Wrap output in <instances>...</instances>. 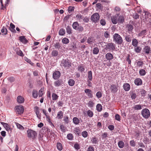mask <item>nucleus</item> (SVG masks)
I'll use <instances>...</instances> for the list:
<instances>
[{
	"label": "nucleus",
	"mask_w": 151,
	"mask_h": 151,
	"mask_svg": "<svg viewBox=\"0 0 151 151\" xmlns=\"http://www.w3.org/2000/svg\"><path fill=\"white\" fill-rule=\"evenodd\" d=\"M87 104L89 107L91 108L94 106V103L92 101H89Z\"/></svg>",
	"instance_id": "48"
},
{
	"label": "nucleus",
	"mask_w": 151,
	"mask_h": 151,
	"mask_svg": "<svg viewBox=\"0 0 151 151\" xmlns=\"http://www.w3.org/2000/svg\"><path fill=\"white\" fill-rule=\"evenodd\" d=\"M1 124L3 125V126L5 128L6 131H9V130H11V128L7 124L3 122H1Z\"/></svg>",
	"instance_id": "19"
},
{
	"label": "nucleus",
	"mask_w": 151,
	"mask_h": 151,
	"mask_svg": "<svg viewBox=\"0 0 151 151\" xmlns=\"http://www.w3.org/2000/svg\"><path fill=\"white\" fill-rule=\"evenodd\" d=\"M15 26L14 24L12 23H11L10 25V27H9V29L10 30V31L14 33H16L17 32L16 31L15 29Z\"/></svg>",
	"instance_id": "16"
},
{
	"label": "nucleus",
	"mask_w": 151,
	"mask_h": 151,
	"mask_svg": "<svg viewBox=\"0 0 151 151\" xmlns=\"http://www.w3.org/2000/svg\"><path fill=\"white\" fill-rule=\"evenodd\" d=\"M17 101L19 103L22 104L24 102V99L23 96H19L17 97Z\"/></svg>",
	"instance_id": "14"
},
{
	"label": "nucleus",
	"mask_w": 151,
	"mask_h": 151,
	"mask_svg": "<svg viewBox=\"0 0 151 151\" xmlns=\"http://www.w3.org/2000/svg\"><path fill=\"white\" fill-rule=\"evenodd\" d=\"M67 138L70 140H72L73 139V134L71 133L68 134L67 135Z\"/></svg>",
	"instance_id": "50"
},
{
	"label": "nucleus",
	"mask_w": 151,
	"mask_h": 151,
	"mask_svg": "<svg viewBox=\"0 0 151 151\" xmlns=\"http://www.w3.org/2000/svg\"><path fill=\"white\" fill-rule=\"evenodd\" d=\"M54 84L55 86L58 87L60 86L61 84V82L60 81L58 80L55 81Z\"/></svg>",
	"instance_id": "31"
},
{
	"label": "nucleus",
	"mask_w": 151,
	"mask_h": 151,
	"mask_svg": "<svg viewBox=\"0 0 151 151\" xmlns=\"http://www.w3.org/2000/svg\"><path fill=\"white\" fill-rule=\"evenodd\" d=\"M76 30L79 32H82L83 30V28L82 26L79 25Z\"/></svg>",
	"instance_id": "61"
},
{
	"label": "nucleus",
	"mask_w": 151,
	"mask_h": 151,
	"mask_svg": "<svg viewBox=\"0 0 151 151\" xmlns=\"http://www.w3.org/2000/svg\"><path fill=\"white\" fill-rule=\"evenodd\" d=\"M142 105H136L134 106L133 108L135 110H138L142 109Z\"/></svg>",
	"instance_id": "24"
},
{
	"label": "nucleus",
	"mask_w": 151,
	"mask_h": 151,
	"mask_svg": "<svg viewBox=\"0 0 151 151\" xmlns=\"http://www.w3.org/2000/svg\"><path fill=\"white\" fill-rule=\"evenodd\" d=\"M75 82L72 79H70L68 81V84L70 86H73L75 84Z\"/></svg>",
	"instance_id": "30"
},
{
	"label": "nucleus",
	"mask_w": 151,
	"mask_h": 151,
	"mask_svg": "<svg viewBox=\"0 0 151 151\" xmlns=\"http://www.w3.org/2000/svg\"><path fill=\"white\" fill-rule=\"evenodd\" d=\"M94 149L93 147L89 146L88 148L87 151H94Z\"/></svg>",
	"instance_id": "64"
},
{
	"label": "nucleus",
	"mask_w": 151,
	"mask_h": 151,
	"mask_svg": "<svg viewBox=\"0 0 151 151\" xmlns=\"http://www.w3.org/2000/svg\"><path fill=\"white\" fill-rule=\"evenodd\" d=\"M94 40L92 37H90L88 38L87 40V42L89 44H92L94 42Z\"/></svg>",
	"instance_id": "25"
},
{
	"label": "nucleus",
	"mask_w": 151,
	"mask_h": 151,
	"mask_svg": "<svg viewBox=\"0 0 151 151\" xmlns=\"http://www.w3.org/2000/svg\"><path fill=\"white\" fill-rule=\"evenodd\" d=\"M51 54L53 56H56L58 54V52L56 50H53L52 51Z\"/></svg>",
	"instance_id": "59"
},
{
	"label": "nucleus",
	"mask_w": 151,
	"mask_h": 151,
	"mask_svg": "<svg viewBox=\"0 0 151 151\" xmlns=\"http://www.w3.org/2000/svg\"><path fill=\"white\" fill-rule=\"evenodd\" d=\"M119 14H117L116 15L112 16L111 17V19L112 23L114 24L118 23V17Z\"/></svg>",
	"instance_id": "7"
},
{
	"label": "nucleus",
	"mask_w": 151,
	"mask_h": 151,
	"mask_svg": "<svg viewBox=\"0 0 151 151\" xmlns=\"http://www.w3.org/2000/svg\"><path fill=\"white\" fill-rule=\"evenodd\" d=\"M34 111L36 113L37 117L40 118V114L39 107L37 106H35L34 108Z\"/></svg>",
	"instance_id": "17"
},
{
	"label": "nucleus",
	"mask_w": 151,
	"mask_h": 151,
	"mask_svg": "<svg viewBox=\"0 0 151 151\" xmlns=\"http://www.w3.org/2000/svg\"><path fill=\"white\" fill-rule=\"evenodd\" d=\"M110 88L111 92L116 93L118 90L117 86L114 84L111 85L110 87Z\"/></svg>",
	"instance_id": "8"
},
{
	"label": "nucleus",
	"mask_w": 151,
	"mask_h": 151,
	"mask_svg": "<svg viewBox=\"0 0 151 151\" xmlns=\"http://www.w3.org/2000/svg\"><path fill=\"white\" fill-rule=\"evenodd\" d=\"M1 32L3 35H6L7 34V30L6 28L3 27L1 30Z\"/></svg>",
	"instance_id": "37"
},
{
	"label": "nucleus",
	"mask_w": 151,
	"mask_h": 151,
	"mask_svg": "<svg viewBox=\"0 0 151 151\" xmlns=\"http://www.w3.org/2000/svg\"><path fill=\"white\" fill-rule=\"evenodd\" d=\"M52 98L53 100L55 101L58 99V96L55 93H53L52 94Z\"/></svg>",
	"instance_id": "33"
},
{
	"label": "nucleus",
	"mask_w": 151,
	"mask_h": 151,
	"mask_svg": "<svg viewBox=\"0 0 151 151\" xmlns=\"http://www.w3.org/2000/svg\"><path fill=\"white\" fill-rule=\"evenodd\" d=\"M127 27L129 31H131L133 29V27L131 24H127Z\"/></svg>",
	"instance_id": "58"
},
{
	"label": "nucleus",
	"mask_w": 151,
	"mask_h": 151,
	"mask_svg": "<svg viewBox=\"0 0 151 151\" xmlns=\"http://www.w3.org/2000/svg\"><path fill=\"white\" fill-rule=\"evenodd\" d=\"M134 83L137 86L141 85L142 84V80L140 78H136L134 81Z\"/></svg>",
	"instance_id": "15"
},
{
	"label": "nucleus",
	"mask_w": 151,
	"mask_h": 151,
	"mask_svg": "<svg viewBox=\"0 0 151 151\" xmlns=\"http://www.w3.org/2000/svg\"><path fill=\"white\" fill-rule=\"evenodd\" d=\"M73 122L75 124H78L79 123L80 121L78 118L75 117L73 119Z\"/></svg>",
	"instance_id": "32"
},
{
	"label": "nucleus",
	"mask_w": 151,
	"mask_h": 151,
	"mask_svg": "<svg viewBox=\"0 0 151 151\" xmlns=\"http://www.w3.org/2000/svg\"><path fill=\"white\" fill-rule=\"evenodd\" d=\"M65 33V31L63 29H60L59 32V35H63Z\"/></svg>",
	"instance_id": "47"
},
{
	"label": "nucleus",
	"mask_w": 151,
	"mask_h": 151,
	"mask_svg": "<svg viewBox=\"0 0 151 151\" xmlns=\"http://www.w3.org/2000/svg\"><path fill=\"white\" fill-rule=\"evenodd\" d=\"M27 137L29 138L34 139L37 136V133L34 130L28 129L27 131Z\"/></svg>",
	"instance_id": "1"
},
{
	"label": "nucleus",
	"mask_w": 151,
	"mask_h": 151,
	"mask_svg": "<svg viewBox=\"0 0 151 151\" xmlns=\"http://www.w3.org/2000/svg\"><path fill=\"white\" fill-rule=\"evenodd\" d=\"M124 21V17L123 16L118 17V23H123Z\"/></svg>",
	"instance_id": "22"
},
{
	"label": "nucleus",
	"mask_w": 151,
	"mask_h": 151,
	"mask_svg": "<svg viewBox=\"0 0 151 151\" xmlns=\"http://www.w3.org/2000/svg\"><path fill=\"white\" fill-rule=\"evenodd\" d=\"M60 76V73L59 71H55L53 74V78L55 80L58 79Z\"/></svg>",
	"instance_id": "11"
},
{
	"label": "nucleus",
	"mask_w": 151,
	"mask_h": 151,
	"mask_svg": "<svg viewBox=\"0 0 151 151\" xmlns=\"http://www.w3.org/2000/svg\"><path fill=\"white\" fill-rule=\"evenodd\" d=\"M62 62V64L65 68H68L71 66L70 63L68 61V60H65Z\"/></svg>",
	"instance_id": "12"
},
{
	"label": "nucleus",
	"mask_w": 151,
	"mask_h": 151,
	"mask_svg": "<svg viewBox=\"0 0 151 151\" xmlns=\"http://www.w3.org/2000/svg\"><path fill=\"white\" fill-rule=\"evenodd\" d=\"M79 25L77 22H73V28L76 30L77 29Z\"/></svg>",
	"instance_id": "36"
},
{
	"label": "nucleus",
	"mask_w": 151,
	"mask_h": 151,
	"mask_svg": "<svg viewBox=\"0 0 151 151\" xmlns=\"http://www.w3.org/2000/svg\"><path fill=\"white\" fill-rule=\"evenodd\" d=\"M99 16L98 13H96L93 14L91 16V19L93 21L96 22L99 19Z\"/></svg>",
	"instance_id": "6"
},
{
	"label": "nucleus",
	"mask_w": 151,
	"mask_h": 151,
	"mask_svg": "<svg viewBox=\"0 0 151 151\" xmlns=\"http://www.w3.org/2000/svg\"><path fill=\"white\" fill-rule=\"evenodd\" d=\"M67 32L69 34L71 33V29L69 26H67L66 28Z\"/></svg>",
	"instance_id": "51"
},
{
	"label": "nucleus",
	"mask_w": 151,
	"mask_h": 151,
	"mask_svg": "<svg viewBox=\"0 0 151 151\" xmlns=\"http://www.w3.org/2000/svg\"><path fill=\"white\" fill-rule=\"evenodd\" d=\"M137 64L139 67H142L144 64L142 60H140L137 62Z\"/></svg>",
	"instance_id": "52"
},
{
	"label": "nucleus",
	"mask_w": 151,
	"mask_h": 151,
	"mask_svg": "<svg viewBox=\"0 0 151 151\" xmlns=\"http://www.w3.org/2000/svg\"><path fill=\"white\" fill-rule=\"evenodd\" d=\"M74 147L77 150H78L80 149V147L78 143H76L74 145Z\"/></svg>",
	"instance_id": "60"
},
{
	"label": "nucleus",
	"mask_w": 151,
	"mask_h": 151,
	"mask_svg": "<svg viewBox=\"0 0 151 151\" xmlns=\"http://www.w3.org/2000/svg\"><path fill=\"white\" fill-rule=\"evenodd\" d=\"M46 117L47 121L50 124L52 125L54 127V125L51 121L50 116L49 115H46Z\"/></svg>",
	"instance_id": "29"
},
{
	"label": "nucleus",
	"mask_w": 151,
	"mask_h": 151,
	"mask_svg": "<svg viewBox=\"0 0 151 151\" xmlns=\"http://www.w3.org/2000/svg\"><path fill=\"white\" fill-rule=\"evenodd\" d=\"M138 41L135 38H134L132 40V45L134 47H137L138 44Z\"/></svg>",
	"instance_id": "26"
},
{
	"label": "nucleus",
	"mask_w": 151,
	"mask_h": 151,
	"mask_svg": "<svg viewBox=\"0 0 151 151\" xmlns=\"http://www.w3.org/2000/svg\"><path fill=\"white\" fill-rule=\"evenodd\" d=\"M62 42L64 44H67L69 42V40L67 38L65 37L63 38L62 40Z\"/></svg>",
	"instance_id": "44"
},
{
	"label": "nucleus",
	"mask_w": 151,
	"mask_h": 151,
	"mask_svg": "<svg viewBox=\"0 0 151 151\" xmlns=\"http://www.w3.org/2000/svg\"><path fill=\"white\" fill-rule=\"evenodd\" d=\"M43 91L44 89L42 88H41V89L39 91V97L42 96L43 93Z\"/></svg>",
	"instance_id": "56"
},
{
	"label": "nucleus",
	"mask_w": 151,
	"mask_h": 151,
	"mask_svg": "<svg viewBox=\"0 0 151 151\" xmlns=\"http://www.w3.org/2000/svg\"><path fill=\"white\" fill-rule=\"evenodd\" d=\"M32 95L34 98H37L38 96L37 91L36 90H33L32 91Z\"/></svg>",
	"instance_id": "27"
},
{
	"label": "nucleus",
	"mask_w": 151,
	"mask_h": 151,
	"mask_svg": "<svg viewBox=\"0 0 151 151\" xmlns=\"http://www.w3.org/2000/svg\"><path fill=\"white\" fill-rule=\"evenodd\" d=\"M76 17L77 19L80 21H82L83 19H84V17L80 14H77Z\"/></svg>",
	"instance_id": "23"
},
{
	"label": "nucleus",
	"mask_w": 151,
	"mask_h": 151,
	"mask_svg": "<svg viewBox=\"0 0 151 151\" xmlns=\"http://www.w3.org/2000/svg\"><path fill=\"white\" fill-rule=\"evenodd\" d=\"M15 124L18 129L22 130L24 129V127L20 124L18 123H16Z\"/></svg>",
	"instance_id": "42"
},
{
	"label": "nucleus",
	"mask_w": 151,
	"mask_h": 151,
	"mask_svg": "<svg viewBox=\"0 0 151 151\" xmlns=\"http://www.w3.org/2000/svg\"><path fill=\"white\" fill-rule=\"evenodd\" d=\"M123 88L126 91H129L130 88V85L128 83H125L123 85Z\"/></svg>",
	"instance_id": "18"
},
{
	"label": "nucleus",
	"mask_w": 151,
	"mask_h": 151,
	"mask_svg": "<svg viewBox=\"0 0 151 151\" xmlns=\"http://www.w3.org/2000/svg\"><path fill=\"white\" fill-rule=\"evenodd\" d=\"M96 109L98 111H101L102 109V107L100 104H98L96 105Z\"/></svg>",
	"instance_id": "39"
},
{
	"label": "nucleus",
	"mask_w": 151,
	"mask_h": 151,
	"mask_svg": "<svg viewBox=\"0 0 151 151\" xmlns=\"http://www.w3.org/2000/svg\"><path fill=\"white\" fill-rule=\"evenodd\" d=\"M91 141L93 144H96L98 142V139L96 137H93L91 139Z\"/></svg>",
	"instance_id": "46"
},
{
	"label": "nucleus",
	"mask_w": 151,
	"mask_h": 151,
	"mask_svg": "<svg viewBox=\"0 0 151 151\" xmlns=\"http://www.w3.org/2000/svg\"><path fill=\"white\" fill-rule=\"evenodd\" d=\"M106 50L109 49L110 50H114L115 49V45L113 43H109L106 45Z\"/></svg>",
	"instance_id": "5"
},
{
	"label": "nucleus",
	"mask_w": 151,
	"mask_h": 151,
	"mask_svg": "<svg viewBox=\"0 0 151 151\" xmlns=\"http://www.w3.org/2000/svg\"><path fill=\"white\" fill-rule=\"evenodd\" d=\"M134 50L137 53L140 52L141 50V48L139 46L134 47Z\"/></svg>",
	"instance_id": "38"
},
{
	"label": "nucleus",
	"mask_w": 151,
	"mask_h": 151,
	"mask_svg": "<svg viewBox=\"0 0 151 151\" xmlns=\"http://www.w3.org/2000/svg\"><path fill=\"white\" fill-rule=\"evenodd\" d=\"M19 40L22 43L26 44L28 42L27 39L24 36H21L19 37Z\"/></svg>",
	"instance_id": "13"
},
{
	"label": "nucleus",
	"mask_w": 151,
	"mask_h": 151,
	"mask_svg": "<svg viewBox=\"0 0 151 151\" xmlns=\"http://www.w3.org/2000/svg\"><path fill=\"white\" fill-rule=\"evenodd\" d=\"M139 73L140 76H143L145 75L146 71L144 69H141L139 71Z\"/></svg>",
	"instance_id": "45"
},
{
	"label": "nucleus",
	"mask_w": 151,
	"mask_h": 151,
	"mask_svg": "<svg viewBox=\"0 0 151 151\" xmlns=\"http://www.w3.org/2000/svg\"><path fill=\"white\" fill-rule=\"evenodd\" d=\"M99 49L98 48L96 47L94 48L93 50V53L94 54H97L99 52Z\"/></svg>",
	"instance_id": "41"
},
{
	"label": "nucleus",
	"mask_w": 151,
	"mask_h": 151,
	"mask_svg": "<svg viewBox=\"0 0 151 151\" xmlns=\"http://www.w3.org/2000/svg\"><path fill=\"white\" fill-rule=\"evenodd\" d=\"M108 134L107 132H104L102 134L101 136L103 139H105L108 137Z\"/></svg>",
	"instance_id": "57"
},
{
	"label": "nucleus",
	"mask_w": 151,
	"mask_h": 151,
	"mask_svg": "<svg viewBox=\"0 0 151 151\" xmlns=\"http://www.w3.org/2000/svg\"><path fill=\"white\" fill-rule=\"evenodd\" d=\"M115 119L117 121H120L121 119L120 116L118 114H116L115 116Z\"/></svg>",
	"instance_id": "63"
},
{
	"label": "nucleus",
	"mask_w": 151,
	"mask_h": 151,
	"mask_svg": "<svg viewBox=\"0 0 151 151\" xmlns=\"http://www.w3.org/2000/svg\"><path fill=\"white\" fill-rule=\"evenodd\" d=\"M114 41L118 44H121L123 42V39L118 34L115 33L113 36Z\"/></svg>",
	"instance_id": "2"
},
{
	"label": "nucleus",
	"mask_w": 151,
	"mask_h": 151,
	"mask_svg": "<svg viewBox=\"0 0 151 151\" xmlns=\"http://www.w3.org/2000/svg\"><path fill=\"white\" fill-rule=\"evenodd\" d=\"M118 145L120 148H122L124 146V144L123 141H120L118 142Z\"/></svg>",
	"instance_id": "34"
},
{
	"label": "nucleus",
	"mask_w": 151,
	"mask_h": 151,
	"mask_svg": "<svg viewBox=\"0 0 151 151\" xmlns=\"http://www.w3.org/2000/svg\"><path fill=\"white\" fill-rule=\"evenodd\" d=\"M84 91L87 95L88 98H92L93 95L92 93V92L91 90L88 89H86Z\"/></svg>",
	"instance_id": "9"
},
{
	"label": "nucleus",
	"mask_w": 151,
	"mask_h": 151,
	"mask_svg": "<svg viewBox=\"0 0 151 151\" xmlns=\"http://www.w3.org/2000/svg\"><path fill=\"white\" fill-rule=\"evenodd\" d=\"M96 96L98 98H101L102 96V93L100 91H98L96 93Z\"/></svg>",
	"instance_id": "55"
},
{
	"label": "nucleus",
	"mask_w": 151,
	"mask_h": 151,
	"mask_svg": "<svg viewBox=\"0 0 151 151\" xmlns=\"http://www.w3.org/2000/svg\"><path fill=\"white\" fill-rule=\"evenodd\" d=\"M15 109L17 114L19 115L23 114L24 110V107L22 105L17 106L15 107Z\"/></svg>",
	"instance_id": "3"
},
{
	"label": "nucleus",
	"mask_w": 151,
	"mask_h": 151,
	"mask_svg": "<svg viewBox=\"0 0 151 151\" xmlns=\"http://www.w3.org/2000/svg\"><path fill=\"white\" fill-rule=\"evenodd\" d=\"M85 70V67L83 65H79L78 67V70L81 72H82Z\"/></svg>",
	"instance_id": "28"
},
{
	"label": "nucleus",
	"mask_w": 151,
	"mask_h": 151,
	"mask_svg": "<svg viewBox=\"0 0 151 151\" xmlns=\"http://www.w3.org/2000/svg\"><path fill=\"white\" fill-rule=\"evenodd\" d=\"M141 114L143 117L145 119H148L150 115L149 110L146 108L143 109L142 110Z\"/></svg>",
	"instance_id": "4"
},
{
	"label": "nucleus",
	"mask_w": 151,
	"mask_h": 151,
	"mask_svg": "<svg viewBox=\"0 0 151 151\" xmlns=\"http://www.w3.org/2000/svg\"><path fill=\"white\" fill-rule=\"evenodd\" d=\"M106 58L108 60H112L113 58V55L110 53H108L106 55Z\"/></svg>",
	"instance_id": "20"
},
{
	"label": "nucleus",
	"mask_w": 151,
	"mask_h": 151,
	"mask_svg": "<svg viewBox=\"0 0 151 151\" xmlns=\"http://www.w3.org/2000/svg\"><path fill=\"white\" fill-rule=\"evenodd\" d=\"M146 32V30H144L142 31L139 34V36L141 37L144 36V35H145Z\"/></svg>",
	"instance_id": "53"
},
{
	"label": "nucleus",
	"mask_w": 151,
	"mask_h": 151,
	"mask_svg": "<svg viewBox=\"0 0 151 151\" xmlns=\"http://www.w3.org/2000/svg\"><path fill=\"white\" fill-rule=\"evenodd\" d=\"M74 7L72 6H69L68 8V10L69 13L72 12L74 10Z\"/></svg>",
	"instance_id": "62"
},
{
	"label": "nucleus",
	"mask_w": 151,
	"mask_h": 151,
	"mask_svg": "<svg viewBox=\"0 0 151 151\" xmlns=\"http://www.w3.org/2000/svg\"><path fill=\"white\" fill-rule=\"evenodd\" d=\"M57 149L59 150H61L63 149L62 145L60 142H58L57 143Z\"/></svg>",
	"instance_id": "40"
},
{
	"label": "nucleus",
	"mask_w": 151,
	"mask_h": 151,
	"mask_svg": "<svg viewBox=\"0 0 151 151\" xmlns=\"http://www.w3.org/2000/svg\"><path fill=\"white\" fill-rule=\"evenodd\" d=\"M63 112L62 111H60L58 112L57 118L58 119H61L63 117Z\"/></svg>",
	"instance_id": "21"
},
{
	"label": "nucleus",
	"mask_w": 151,
	"mask_h": 151,
	"mask_svg": "<svg viewBox=\"0 0 151 151\" xmlns=\"http://www.w3.org/2000/svg\"><path fill=\"white\" fill-rule=\"evenodd\" d=\"M82 135L83 137L84 138L88 136V134L86 131H84L82 132Z\"/></svg>",
	"instance_id": "54"
},
{
	"label": "nucleus",
	"mask_w": 151,
	"mask_h": 151,
	"mask_svg": "<svg viewBox=\"0 0 151 151\" xmlns=\"http://www.w3.org/2000/svg\"><path fill=\"white\" fill-rule=\"evenodd\" d=\"M60 128L61 131L63 132H65L66 129V127L63 125H61L60 126Z\"/></svg>",
	"instance_id": "49"
},
{
	"label": "nucleus",
	"mask_w": 151,
	"mask_h": 151,
	"mask_svg": "<svg viewBox=\"0 0 151 151\" xmlns=\"http://www.w3.org/2000/svg\"><path fill=\"white\" fill-rule=\"evenodd\" d=\"M88 77L90 81H92V73L91 71H89L88 72Z\"/></svg>",
	"instance_id": "43"
},
{
	"label": "nucleus",
	"mask_w": 151,
	"mask_h": 151,
	"mask_svg": "<svg viewBox=\"0 0 151 151\" xmlns=\"http://www.w3.org/2000/svg\"><path fill=\"white\" fill-rule=\"evenodd\" d=\"M151 51L150 47L148 46H145L143 48V52L145 54L148 55Z\"/></svg>",
	"instance_id": "10"
},
{
	"label": "nucleus",
	"mask_w": 151,
	"mask_h": 151,
	"mask_svg": "<svg viewBox=\"0 0 151 151\" xmlns=\"http://www.w3.org/2000/svg\"><path fill=\"white\" fill-rule=\"evenodd\" d=\"M87 113L88 116L90 117H92L93 115V112L90 110H89L87 111Z\"/></svg>",
	"instance_id": "35"
}]
</instances>
